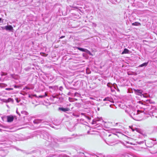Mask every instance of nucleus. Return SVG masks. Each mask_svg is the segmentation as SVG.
Returning <instances> with one entry per match:
<instances>
[{
    "label": "nucleus",
    "instance_id": "obj_23",
    "mask_svg": "<svg viewBox=\"0 0 157 157\" xmlns=\"http://www.w3.org/2000/svg\"><path fill=\"white\" fill-rule=\"evenodd\" d=\"M7 86V85L6 84L4 83H0V87L2 88L4 87Z\"/></svg>",
    "mask_w": 157,
    "mask_h": 157
},
{
    "label": "nucleus",
    "instance_id": "obj_1",
    "mask_svg": "<svg viewBox=\"0 0 157 157\" xmlns=\"http://www.w3.org/2000/svg\"><path fill=\"white\" fill-rule=\"evenodd\" d=\"M145 113L139 110H134L131 112L130 116L134 120L140 121L141 120L144 116Z\"/></svg>",
    "mask_w": 157,
    "mask_h": 157
},
{
    "label": "nucleus",
    "instance_id": "obj_54",
    "mask_svg": "<svg viewBox=\"0 0 157 157\" xmlns=\"http://www.w3.org/2000/svg\"><path fill=\"white\" fill-rule=\"evenodd\" d=\"M52 127V128H53L54 127L53 126H51Z\"/></svg>",
    "mask_w": 157,
    "mask_h": 157
},
{
    "label": "nucleus",
    "instance_id": "obj_49",
    "mask_svg": "<svg viewBox=\"0 0 157 157\" xmlns=\"http://www.w3.org/2000/svg\"><path fill=\"white\" fill-rule=\"evenodd\" d=\"M130 144H132V143H130Z\"/></svg>",
    "mask_w": 157,
    "mask_h": 157
},
{
    "label": "nucleus",
    "instance_id": "obj_4",
    "mask_svg": "<svg viewBox=\"0 0 157 157\" xmlns=\"http://www.w3.org/2000/svg\"><path fill=\"white\" fill-rule=\"evenodd\" d=\"M105 142L108 145H112L116 142V141L115 139H113L112 140H109L107 141H105Z\"/></svg>",
    "mask_w": 157,
    "mask_h": 157
},
{
    "label": "nucleus",
    "instance_id": "obj_16",
    "mask_svg": "<svg viewBox=\"0 0 157 157\" xmlns=\"http://www.w3.org/2000/svg\"><path fill=\"white\" fill-rule=\"evenodd\" d=\"M0 118H1L2 121H4L6 118V116H2L0 114Z\"/></svg>",
    "mask_w": 157,
    "mask_h": 157
},
{
    "label": "nucleus",
    "instance_id": "obj_29",
    "mask_svg": "<svg viewBox=\"0 0 157 157\" xmlns=\"http://www.w3.org/2000/svg\"><path fill=\"white\" fill-rule=\"evenodd\" d=\"M124 157V155L122 154V155H119L116 157Z\"/></svg>",
    "mask_w": 157,
    "mask_h": 157
},
{
    "label": "nucleus",
    "instance_id": "obj_25",
    "mask_svg": "<svg viewBox=\"0 0 157 157\" xmlns=\"http://www.w3.org/2000/svg\"><path fill=\"white\" fill-rule=\"evenodd\" d=\"M55 98H57V96H52V97H51L50 98V99L52 100V101H53L54 100V99Z\"/></svg>",
    "mask_w": 157,
    "mask_h": 157
},
{
    "label": "nucleus",
    "instance_id": "obj_37",
    "mask_svg": "<svg viewBox=\"0 0 157 157\" xmlns=\"http://www.w3.org/2000/svg\"><path fill=\"white\" fill-rule=\"evenodd\" d=\"M2 131H3V129H0V132H2Z\"/></svg>",
    "mask_w": 157,
    "mask_h": 157
},
{
    "label": "nucleus",
    "instance_id": "obj_28",
    "mask_svg": "<svg viewBox=\"0 0 157 157\" xmlns=\"http://www.w3.org/2000/svg\"><path fill=\"white\" fill-rule=\"evenodd\" d=\"M72 136H74L72 137H70L69 138V139H71V138H73L74 137H78V136L77 135H74V134L73 135H72Z\"/></svg>",
    "mask_w": 157,
    "mask_h": 157
},
{
    "label": "nucleus",
    "instance_id": "obj_22",
    "mask_svg": "<svg viewBox=\"0 0 157 157\" xmlns=\"http://www.w3.org/2000/svg\"><path fill=\"white\" fill-rule=\"evenodd\" d=\"M99 120L98 119H95L93 120L92 124H97V122Z\"/></svg>",
    "mask_w": 157,
    "mask_h": 157
},
{
    "label": "nucleus",
    "instance_id": "obj_41",
    "mask_svg": "<svg viewBox=\"0 0 157 157\" xmlns=\"http://www.w3.org/2000/svg\"><path fill=\"white\" fill-rule=\"evenodd\" d=\"M14 87L15 88H17L18 87V86H16V85H15L14 86Z\"/></svg>",
    "mask_w": 157,
    "mask_h": 157
},
{
    "label": "nucleus",
    "instance_id": "obj_11",
    "mask_svg": "<svg viewBox=\"0 0 157 157\" xmlns=\"http://www.w3.org/2000/svg\"><path fill=\"white\" fill-rule=\"evenodd\" d=\"M80 156H81V157H91L90 155L86 153L85 154L82 152L80 153Z\"/></svg>",
    "mask_w": 157,
    "mask_h": 157
},
{
    "label": "nucleus",
    "instance_id": "obj_20",
    "mask_svg": "<svg viewBox=\"0 0 157 157\" xmlns=\"http://www.w3.org/2000/svg\"><path fill=\"white\" fill-rule=\"evenodd\" d=\"M148 63V62L147 63H143L140 65L139 66V67H142L143 66H146L147 65Z\"/></svg>",
    "mask_w": 157,
    "mask_h": 157
},
{
    "label": "nucleus",
    "instance_id": "obj_32",
    "mask_svg": "<svg viewBox=\"0 0 157 157\" xmlns=\"http://www.w3.org/2000/svg\"><path fill=\"white\" fill-rule=\"evenodd\" d=\"M24 107L25 108V107L23 105H20V108H23Z\"/></svg>",
    "mask_w": 157,
    "mask_h": 157
},
{
    "label": "nucleus",
    "instance_id": "obj_15",
    "mask_svg": "<svg viewBox=\"0 0 157 157\" xmlns=\"http://www.w3.org/2000/svg\"><path fill=\"white\" fill-rule=\"evenodd\" d=\"M41 120L35 119L33 121V123L35 124H38L41 122Z\"/></svg>",
    "mask_w": 157,
    "mask_h": 157
},
{
    "label": "nucleus",
    "instance_id": "obj_8",
    "mask_svg": "<svg viewBox=\"0 0 157 157\" xmlns=\"http://www.w3.org/2000/svg\"><path fill=\"white\" fill-rule=\"evenodd\" d=\"M8 154L7 151H5L4 150H2L0 151V155L2 156H5Z\"/></svg>",
    "mask_w": 157,
    "mask_h": 157
},
{
    "label": "nucleus",
    "instance_id": "obj_6",
    "mask_svg": "<svg viewBox=\"0 0 157 157\" xmlns=\"http://www.w3.org/2000/svg\"><path fill=\"white\" fill-rule=\"evenodd\" d=\"M6 118L7 121L9 122H10L13 121L14 117L13 116L10 115L6 116Z\"/></svg>",
    "mask_w": 157,
    "mask_h": 157
},
{
    "label": "nucleus",
    "instance_id": "obj_18",
    "mask_svg": "<svg viewBox=\"0 0 157 157\" xmlns=\"http://www.w3.org/2000/svg\"><path fill=\"white\" fill-rule=\"evenodd\" d=\"M129 50L127 48H124L123 51L122 52V54H127L129 53Z\"/></svg>",
    "mask_w": 157,
    "mask_h": 157
},
{
    "label": "nucleus",
    "instance_id": "obj_5",
    "mask_svg": "<svg viewBox=\"0 0 157 157\" xmlns=\"http://www.w3.org/2000/svg\"><path fill=\"white\" fill-rule=\"evenodd\" d=\"M133 91L136 94L138 95H141L143 93V91L140 90H136L134 89Z\"/></svg>",
    "mask_w": 157,
    "mask_h": 157
},
{
    "label": "nucleus",
    "instance_id": "obj_42",
    "mask_svg": "<svg viewBox=\"0 0 157 157\" xmlns=\"http://www.w3.org/2000/svg\"><path fill=\"white\" fill-rule=\"evenodd\" d=\"M113 130L115 131H116L117 130L116 129H115V128L113 129Z\"/></svg>",
    "mask_w": 157,
    "mask_h": 157
},
{
    "label": "nucleus",
    "instance_id": "obj_34",
    "mask_svg": "<svg viewBox=\"0 0 157 157\" xmlns=\"http://www.w3.org/2000/svg\"><path fill=\"white\" fill-rule=\"evenodd\" d=\"M6 90H11V89L10 88H7L6 89Z\"/></svg>",
    "mask_w": 157,
    "mask_h": 157
},
{
    "label": "nucleus",
    "instance_id": "obj_10",
    "mask_svg": "<svg viewBox=\"0 0 157 157\" xmlns=\"http://www.w3.org/2000/svg\"><path fill=\"white\" fill-rule=\"evenodd\" d=\"M5 29L7 31H12L13 29L12 26L10 25L5 26Z\"/></svg>",
    "mask_w": 157,
    "mask_h": 157
},
{
    "label": "nucleus",
    "instance_id": "obj_24",
    "mask_svg": "<svg viewBox=\"0 0 157 157\" xmlns=\"http://www.w3.org/2000/svg\"><path fill=\"white\" fill-rule=\"evenodd\" d=\"M111 100V99L110 98H109V97H107V98H104L103 99V101H110Z\"/></svg>",
    "mask_w": 157,
    "mask_h": 157
},
{
    "label": "nucleus",
    "instance_id": "obj_30",
    "mask_svg": "<svg viewBox=\"0 0 157 157\" xmlns=\"http://www.w3.org/2000/svg\"><path fill=\"white\" fill-rule=\"evenodd\" d=\"M1 75L2 76V75H6V73H5L3 72H2L1 74Z\"/></svg>",
    "mask_w": 157,
    "mask_h": 157
},
{
    "label": "nucleus",
    "instance_id": "obj_9",
    "mask_svg": "<svg viewBox=\"0 0 157 157\" xmlns=\"http://www.w3.org/2000/svg\"><path fill=\"white\" fill-rule=\"evenodd\" d=\"M59 110L62 111L63 112H66L70 110V109L68 108L59 107L58 109Z\"/></svg>",
    "mask_w": 157,
    "mask_h": 157
},
{
    "label": "nucleus",
    "instance_id": "obj_14",
    "mask_svg": "<svg viewBox=\"0 0 157 157\" xmlns=\"http://www.w3.org/2000/svg\"><path fill=\"white\" fill-rule=\"evenodd\" d=\"M4 102H13V100L11 98H9L7 99H5L4 101Z\"/></svg>",
    "mask_w": 157,
    "mask_h": 157
},
{
    "label": "nucleus",
    "instance_id": "obj_21",
    "mask_svg": "<svg viewBox=\"0 0 157 157\" xmlns=\"http://www.w3.org/2000/svg\"><path fill=\"white\" fill-rule=\"evenodd\" d=\"M132 25H135V26H139L141 25L140 23L138 22H135L134 23H133L132 24Z\"/></svg>",
    "mask_w": 157,
    "mask_h": 157
},
{
    "label": "nucleus",
    "instance_id": "obj_45",
    "mask_svg": "<svg viewBox=\"0 0 157 157\" xmlns=\"http://www.w3.org/2000/svg\"><path fill=\"white\" fill-rule=\"evenodd\" d=\"M112 135L111 134H109V137L110 136H112Z\"/></svg>",
    "mask_w": 157,
    "mask_h": 157
},
{
    "label": "nucleus",
    "instance_id": "obj_19",
    "mask_svg": "<svg viewBox=\"0 0 157 157\" xmlns=\"http://www.w3.org/2000/svg\"><path fill=\"white\" fill-rule=\"evenodd\" d=\"M4 129H3V131L8 132H12L10 130H11V128H4Z\"/></svg>",
    "mask_w": 157,
    "mask_h": 157
},
{
    "label": "nucleus",
    "instance_id": "obj_46",
    "mask_svg": "<svg viewBox=\"0 0 157 157\" xmlns=\"http://www.w3.org/2000/svg\"><path fill=\"white\" fill-rule=\"evenodd\" d=\"M11 76H12V77L13 78H14V77L13 76V75H11Z\"/></svg>",
    "mask_w": 157,
    "mask_h": 157
},
{
    "label": "nucleus",
    "instance_id": "obj_39",
    "mask_svg": "<svg viewBox=\"0 0 157 157\" xmlns=\"http://www.w3.org/2000/svg\"><path fill=\"white\" fill-rule=\"evenodd\" d=\"M64 37V36H61L60 37V38H63Z\"/></svg>",
    "mask_w": 157,
    "mask_h": 157
},
{
    "label": "nucleus",
    "instance_id": "obj_2",
    "mask_svg": "<svg viewBox=\"0 0 157 157\" xmlns=\"http://www.w3.org/2000/svg\"><path fill=\"white\" fill-rule=\"evenodd\" d=\"M21 115L20 114L21 117L20 121H21V124H23L25 122H26V121L25 119V118L28 115V113L25 110L21 111Z\"/></svg>",
    "mask_w": 157,
    "mask_h": 157
},
{
    "label": "nucleus",
    "instance_id": "obj_47",
    "mask_svg": "<svg viewBox=\"0 0 157 157\" xmlns=\"http://www.w3.org/2000/svg\"><path fill=\"white\" fill-rule=\"evenodd\" d=\"M86 72H87V73L88 74H89V73H87V70H86Z\"/></svg>",
    "mask_w": 157,
    "mask_h": 157
},
{
    "label": "nucleus",
    "instance_id": "obj_7",
    "mask_svg": "<svg viewBox=\"0 0 157 157\" xmlns=\"http://www.w3.org/2000/svg\"><path fill=\"white\" fill-rule=\"evenodd\" d=\"M76 48L81 51L86 52L90 55L91 54L90 52L87 49L80 48L79 47H77Z\"/></svg>",
    "mask_w": 157,
    "mask_h": 157
},
{
    "label": "nucleus",
    "instance_id": "obj_3",
    "mask_svg": "<svg viewBox=\"0 0 157 157\" xmlns=\"http://www.w3.org/2000/svg\"><path fill=\"white\" fill-rule=\"evenodd\" d=\"M41 136H42L44 139L48 141L49 142L52 141V138L51 136L49 134L47 133H43L42 134V135Z\"/></svg>",
    "mask_w": 157,
    "mask_h": 157
},
{
    "label": "nucleus",
    "instance_id": "obj_33",
    "mask_svg": "<svg viewBox=\"0 0 157 157\" xmlns=\"http://www.w3.org/2000/svg\"><path fill=\"white\" fill-rule=\"evenodd\" d=\"M85 117L86 118H87V119H88V120H90V118L89 117H87V116H85Z\"/></svg>",
    "mask_w": 157,
    "mask_h": 157
},
{
    "label": "nucleus",
    "instance_id": "obj_26",
    "mask_svg": "<svg viewBox=\"0 0 157 157\" xmlns=\"http://www.w3.org/2000/svg\"><path fill=\"white\" fill-rule=\"evenodd\" d=\"M6 140L5 139H1L0 140V144H2V143L4 142Z\"/></svg>",
    "mask_w": 157,
    "mask_h": 157
},
{
    "label": "nucleus",
    "instance_id": "obj_31",
    "mask_svg": "<svg viewBox=\"0 0 157 157\" xmlns=\"http://www.w3.org/2000/svg\"><path fill=\"white\" fill-rule=\"evenodd\" d=\"M63 88L62 87V86H60L59 87V90H61V91H62V90H63Z\"/></svg>",
    "mask_w": 157,
    "mask_h": 157
},
{
    "label": "nucleus",
    "instance_id": "obj_13",
    "mask_svg": "<svg viewBox=\"0 0 157 157\" xmlns=\"http://www.w3.org/2000/svg\"><path fill=\"white\" fill-rule=\"evenodd\" d=\"M34 88V86L32 85L27 86L25 87V88L27 89H33Z\"/></svg>",
    "mask_w": 157,
    "mask_h": 157
},
{
    "label": "nucleus",
    "instance_id": "obj_36",
    "mask_svg": "<svg viewBox=\"0 0 157 157\" xmlns=\"http://www.w3.org/2000/svg\"><path fill=\"white\" fill-rule=\"evenodd\" d=\"M16 101L17 102H18V99L17 98H16Z\"/></svg>",
    "mask_w": 157,
    "mask_h": 157
},
{
    "label": "nucleus",
    "instance_id": "obj_48",
    "mask_svg": "<svg viewBox=\"0 0 157 157\" xmlns=\"http://www.w3.org/2000/svg\"><path fill=\"white\" fill-rule=\"evenodd\" d=\"M117 90H118V91H119V89H117Z\"/></svg>",
    "mask_w": 157,
    "mask_h": 157
},
{
    "label": "nucleus",
    "instance_id": "obj_50",
    "mask_svg": "<svg viewBox=\"0 0 157 157\" xmlns=\"http://www.w3.org/2000/svg\"><path fill=\"white\" fill-rule=\"evenodd\" d=\"M114 88H115V89H116V87H115V86H114Z\"/></svg>",
    "mask_w": 157,
    "mask_h": 157
},
{
    "label": "nucleus",
    "instance_id": "obj_53",
    "mask_svg": "<svg viewBox=\"0 0 157 157\" xmlns=\"http://www.w3.org/2000/svg\"><path fill=\"white\" fill-rule=\"evenodd\" d=\"M82 115H83V113H82Z\"/></svg>",
    "mask_w": 157,
    "mask_h": 157
},
{
    "label": "nucleus",
    "instance_id": "obj_17",
    "mask_svg": "<svg viewBox=\"0 0 157 157\" xmlns=\"http://www.w3.org/2000/svg\"><path fill=\"white\" fill-rule=\"evenodd\" d=\"M95 131L93 130V129H90V130L88 131L87 133L90 134H94L95 133H94Z\"/></svg>",
    "mask_w": 157,
    "mask_h": 157
},
{
    "label": "nucleus",
    "instance_id": "obj_38",
    "mask_svg": "<svg viewBox=\"0 0 157 157\" xmlns=\"http://www.w3.org/2000/svg\"><path fill=\"white\" fill-rule=\"evenodd\" d=\"M25 139H20V140H25Z\"/></svg>",
    "mask_w": 157,
    "mask_h": 157
},
{
    "label": "nucleus",
    "instance_id": "obj_40",
    "mask_svg": "<svg viewBox=\"0 0 157 157\" xmlns=\"http://www.w3.org/2000/svg\"><path fill=\"white\" fill-rule=\"evenodd\" d=\"M16 112H17V113L18 114L20 115V114H19V112H18V111H17H17H16Z\"/></svg>",
    "mask_w": 157,
    "mask_h": 157
},
{
    "label": "nucleus",
    "instance_id": "obj_55",
    "mask_svg": "<svg viewBox=\"0 0 157 157\" xmlns=\"http://www.w3.org/2000/svg\"><path fill=\"white\" fill-rule=\"evenodd\" d=\"M21 128H20V129H21Z\"/></svg>",
    "mask_w": 157,
    "mask_h": 157
},
{
    "label": "nucleus",
    "instance_id": "obj_12",
    "mask_svg": "<svg viewBox=\"0 0 157 157\" xmlns=\"http://www.w3.org/2000/svg\"><path fill=\"white\" fill-rule=\"evenodd\" d=\"M27 19L29 21H33V20L34 17L33 16L30 15L28 16Z\"/></svg>",
    "mask_w": 157,
    "mask_h": 157
},
{
    "label": "nucleus",
    "instance_id": "obj_52",
    "mask_svg": "<svg viewBox=\"0 0 157 157\" xmlns=\"http://www.w3.org/2000/svg\"><path fill=\"white\" fill-rule=\"evenodd\" d=\"M107 86H108V84H107Z\"/></svg>",
    "mask_w": 157,
    "mask_h": 157
},
{
    "label": "nucleus",
    "instance_id": "obj_51",
    "mask_svg": "<svg viewBox=\"0 0 157 157\" xmlns=\"http://www.w3.org/2000/svg\"><path fill=\"white\" fill-rule=\"evenodd\" d=\"M155 117H156V118H157V116H155Z\"/></svg>",
    "mask_w": 157,
    "mask_h": 157
},
{
    "label": "nucleus",
    "instance_id": "obj_35",
    "mask_svg": "<svg viewBox=\"0 0 157 157\" xmlns=\"http://www.w3.org/2000/svg\"><path fill=\"white\" fill-rule=\"evenodd\" d=\"M2 28L3 29H5V26L2 27Z\"/></svg>",
    "mask_w": 157,
    "mask_h": 157
},
{
    "label": "nucleus",
    "instance_id": "obj_44",
    "mask_svg": "<svg viewBox=\"0 0 157 157\" xmlns=\"http://www.w3.org/2000/svg\"><path fill=\"white\" fill-rule=\"evenodd\" d=\"M63 157H67V156L66 155H65V156H63Z\"/></svg>",
    "mask_w": 157,
    "mask_h": 157
},
{
    "label": "nucleus",
    "instance_id": "obj_43",
    "mask_svg": "<svg viewBox=\"0 0 157 157\" xmlns=\"http://www.w3.org/2000/svg\"><path fill=\"white\" fill-rule=\"evenodd\" d=\"M147 102H150V100H147Z\"/></svg>",
    "mask_w": 157,
    "mask_h": 157
},
{
    "label": "nucleus",
    "instance_id": "obj_27",
    "mask_svg": "<svg viewBox=\"0 0 157 157\" xmlns=\"http://www.w3.org/2000/svg\"><path fill=\"white\" fill-rule=\"evenodd\" d=\"M47 94L46 93H45V95H40L39 96V97L40 98H42L43 97H44L46 96H47Z\"/></svg>",
    "mask_w": 157,
    "mask_h": 157
}]
</instances>
